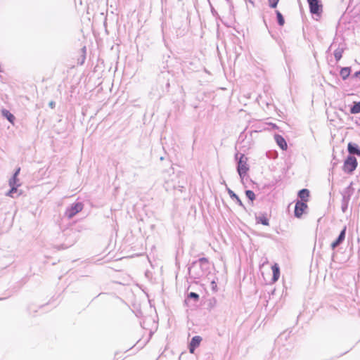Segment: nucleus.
I'll use <instances>...</instances> for the list:
<instances>
[{
	"label": "nucleus",
	"mask_w": 360,
	"mask_h": 360,
	"mask_svg": "<svg viewBox=\"0 0 360 360\" xmlns=\"http://www.w3.org/2000/svg\"><path fill=\"white\" fill-rule=\"evenodd\" d=\"M210 269L209 261L205 257L200 258L193 262L188 267V274L194 279H198L206 275Z\"/></svg>",
	"instance_id": "1"
},
{
	"label": "nucleus",
	"mask_w": 360,
	"mask_h": 360,
	"mask_svg": "<svg viewBox=\"0 0 360 360\" xmlns=\"http://www.w3.org/2000/svg\"><path fill=\"white\" fill-rule=\"evenodd\" d=\"M247 161L248 158L243 154H240V158H238L237 165V172L241 180H243L245 176L247 174L249 170V167L247 164Z\"/></svg>",
	"instance_id": "2"
},
{
	"label": "nucleus",
	"mask_w": 360,
	"mask_h": 360,
	"mask_svg": "<svg viewBox=\"0 0 360 360\" xmlns=\"http://www.w3.org/2000/svg\"><path fill=\"white\" fill-rule=\"evenodd\" d=\"M84 205L82 202H77L71 204L69 207L66 208V210L64 213V216L67 217L68 219L74 217L77 213L81 212L83 210Z\"/></svg>",
	"instance_id": "3"
},
{
	"label": "nucleus",
	"mask_w": 360,
	"mask_h": 360,
	"mask_svg": "<svg viewBox=\"0 0 360 360\" xmlns=\"http://www.w3.org/2000/svg\"><path fill=\"white\" fill-rule=\"evenodd\" d=\"M358 165L356 158L352 155H349L344 162L342 169L345 172L351 174Z\"/></svg>",
	"instance_id": "4"
},
{
	"label": "nucleus",
	"mask_w": 360,
	"mask_h": 360,
	"mask_svg": "<svg viewBox=\"0 0 360 360\" xmlns=\"http://www.w3.org/2000/svg\"><path fill=\"white\" fill-rule=\"evenodd\" d=\"M352 184L351 183L350 185L345 188V190L342 194L341 209L343 212H345L348 208V204L350 200V197L352 195L351 191L353 190V188H352Z\"/></svg>",
	"instance_id": "5"
},
{
	"label": "nucleus",
	"mask_w": 360,
	"mask_h": 360,
	"mask_svg": "<svg viewBox=\"0 0 360 360\" xmlns=\"http://www.w3.org/2000/svg\"><path fill=\"white\" fill-rule=\"evenodd\" d=\"M310 13L313 15H320L322 13V4L319 0H307Z\"/></svg>",
	"instance_id": "6"
},
{
	"label": "nucleus",
	"mask_w": 360,
	"mask_h": 360,
	"mask_svg": "<svg viewBox=\"0 0 360 360\" xmlns=\"http://www.w3.org/2000/svg\"><path fill=\"white\" fill-rule=\"evenodd\" d=\"M307 208V205L305 202L298 200L295 206V216L297 218H300Z\"/></svg>",
	"instance_id": "7"
},
{
	"label": "nucleus",
	"mask_w": 360,
	"mask_h": 360,
	"mask_svg": "<svg viewBox=\"0 0 360 360\" xmlns=\"http://www.w3.org/2000/svg\"><path fill=\"white\" fill-rule=\"evenodd\" d=\"M346 235V227H345L340 233L338 238L333 241L330 246L333 250L335 249L338 246H339L345 240Z\"/></svg>",
	"instance_id": "8"
},
{
	"label": "nucleus",
	"mask_w": 360,
	"mask_h": 360,
	"mask_svg": "<svg viewBox=\"0 0 360 360\" xmlns=\"http://www.w3.org/2000/svg\"><path fill=\"white\" fill-rule=\"evenodd\" d=\"M201 341L202 338L200 336L196 335L192 338L189 344V352L191 354L194 353L195 349L200 345Z\"/></svg>",
	"instance_id": "9"
},
{
	"label": "nucleus",
	"mask_w": 360,
	"mask_h": 360,
	"mask_svg": "<svg viewBox=\"0 0 360 360\" xmlns=\"http://www.w3.org/2000/svg\"><path fill=\"white\" fill-rule=\"evenodd\" d=\"M347 150L350 155H356L360 156V148L356 143H349L347 146Z\"/></svg>",
	"instance_id": "10"
},
{
	"label": "nucleus",
	"mask_w": 360,
	"mask_h": 360,
	"mask_svg": "<svg viewBox=\"0 0 360 360\" xmlns=\"http://www.w3.org/2000/svg\"><path fill=\"white\" fill-rule=\"evenodd\" d=\"M274 139H275L276 143L279 146V147L282 150L287 149V148H288L287 143H286L285 139L282 136H281L279 134H276L274 136Z\"/></svg>",
	"instance_id": "11"
},
{
	"label": "nucleus",
	"mask_w": 360,
	"mask_h": 360,
	"mask_svg": "<svg viewBox=\"0 0 360 360\" xmlns=\"http://www.w3.org/2000/svg\"><path fill=\"white\" fill-rule=\"evenodd\" d=\"M256 222L262 224L265 226H269V218L267 217L266 214H259V215H256L255 217Z\"/></svg>",
	"instance_id": "12"
},
{
	"label": "nucleus",
	"mask_w": 360,
	"mask_h": 360,
	"mask_svg": "<svg viewBox=\"0 0 360 360\" xmlns=\"http://www.w3.org/2000/svg\"><path fill=\"white\" fill-rule=\"evenodd\" d=\"M273 271L272 281L276 282L278 280L280 276V269L277 264H274L271 267Z\"/></svg>",
	"instance_id": "13"
},
{
	"label": "nucleus",
	"mask_w": 360,
	"mask_h": 360,
	"mask_svg": "<svg viewBox=\"0 0 360 360\" xmlns=\"http://www.w3.org/2000/svg\"><path fill=\"white\" fill-rule=\"evenodd\" d=\"M227 192L230 196L231 198H232L233 200H236V202L242 207H245L243 203L242 202V201L240 200V199L239 198V197L232 191L229 188H227Z\"/></svg>",
	"instance_id": "14"
},
{
	"label": "nucleus",
	"mask_w": 360,
	"mask_h": 360,
	"mask_svg": "<svg viewBox=\"0 0 360 360\" xmlns=\"http://www.w3.org/2000/svg\"><path fill=\"white\" fill-rule=\"evenodd\" d=\"M344 46H339L335 51H334V56L337 61L340 60L342 56V53L344 51Z\"/></svg>",
	"instance_id": "15"
},
{
	"label": "nucleus",
	"mask_w": 360,
	"mask_h": 360,
	"mask_svg": "<svg viewBox=\"0 0 360 360\" xmlns=\"http://www.w3.org/2000/svg\"><path fill=\"white\" fill-rule=\"evenodd\" d=\"M309 195V190L303 188L298 192V196L301 199V201H307V198Z\"/></svg>",
	"instance_id": "16"
},
{
	"label": "nucleus",
	"mask_w": 360,
	"mask_h": 360,
	"mask_svg": "<svg viewBox=\"0 0 360 360\" xmlns=\"http://www.w3.org/2000/svg\"><path fill=\"white\" fill-rule=\"evenodd\" d=\"M349 111L351 114L360 113V101L354 102L353 105L351 106Z\"/></svg>",
	"instance_id": "17"
},
{
	"label": "nucleus",
	"mask_w": 360,
	"mask_h": 360,
	"mask_svg": "<svg viewBox=\"0 0 360 360\" xmlns=\"http://www.w3.org/2000/svg\"><path fill=\"white\" fill-rule=\"evenodd\" d=\"M351 68L349 67L343 68L341 69L340 75L342 79H346L350 75Z\"/></svg>",
	"instance_id": "18"
},
{
	"label": "nucleus",
	"mask_w": 360,
	"mask_h": 360,
	"mask_svg": "<svg viewBox=\"0 0 360 360\" xmlns=\"http://www.w3.org/2000/svg\"><path fill=\"white\" fill-rule=\"evenodd\" d=\"M2 115H4V117H5L10 122L13 123L14 120H15V117L13 114H11L8 110H2Z\"/></svg>",
	"instance_id": "19"
},
{
	"label": "nucleus",
	"mask_w": 360,
	"mask_h": 360,
	"mask_svg": "<svg viewBox=\"0 0 360 360\" xmlns=\"http://www.w3.org/2000/svg\"><path fill=\"white\" fill-rule=\"evenodd\" d=\"M18 186H10L11 189L8 191V193H6V195L11 197V198H15V194L17 193V192H18Z\"/></svg>",
	"instance_id": "20"
},
{
	"label": "nucleus",
	"mask_w": 360,
	"mask_h": 360,
	"mask_svg": "<svg viewBox=\"0 0 360 360\" xmlns=\"http://www.w3.org/2000/svg\"><path fill=\"white\" fill-rule=\"evenodd\" d=\"M276 13L278 24L281 26L283 25L285 23V20H284L283 15L278 11H276Z\"/></svg>",
	"instance_id": "21"
},
{
	"label": "nucleus",
	"mask_w": 360,
	"mask_h": 360,
	"mask_svg": "<svg viewBox=\"0 0 360 360\" xmlns=\"http://www.w3.org/2000/svg\"><path fill=\"white\" fill-rule=\"evenodd\" d=\"M245 195L252 202L255 199V194L254 193V192L252 191H250V190L245 191Z\"/></svg>",
	"instance_id": "22"
},
{
	"label": "nucleus",
	"mask_w": 360,
	"mask_h": 360,
	"mask_svg": "<svg viewBox=\"0 0 360 360\" xmlns=\"http://www.w3.org/2000/svg\"><path fill=\"white\" fill-rule=\"evenodd\" d=\"M18 176H13L9 180V186H19Z\"/></svg>",
	"instance_id": "23"
},
{
	"label": "nucleus",
	"mask_w": 360,
	"mask_h": 360,
	"mask_svg": "<svg viewBox=\"0 0 360 360\" xmlns=\"http://www.w3.org/2000/svg\"><path fill=\"white\" fill-rule=\"evenodd\" d=\"M188 299H193L195 302L199 300V295L196 292H191L187 297Z\"/></svg>",
	"instance_id": "24"
},
{
	"label": "nucleus",
	"mask_w": 360,
	"mask_h": 360,
	"mask_svg": "<svg viewBox=\"0 0 360 360\" xmlns=\"http://www.w3.org/2000/svg\"><path fill=\"white\" fill-rule=\"evenodd\" d=\"M278 1L279 0H268L269 6L273 8L277 6Z\"/></svg>",
	"instance_id": "25"
},
{
	"label": "nucleus",
	"mask_w": 360,
	"mask_h": 360,
	"mask_svg": "<svg viewBox=\"0 0 360 360\" xmlns=\"http://www.w3.org/2000/svg\"><path fill=\"white\" fill-rule=\"evenodd\" d=\"M216 302H217V300L215 298H212L209 300V304H208V306L210 307V308H212L215 306L216 304Z\"/></svg>",
	"instance_id": "26"
},
{
	"label": "nucleus",
	"mask_w": 360,
	"mask_h": 360,
	"mask_svg": "<svg viewBox=\"0 0 360 360\" xmlns=\"http://www.w3.org/2000/svg\"><path fill=\"white\" fill-rule=\"evenodd\" d=\"M49 105L51 108H54L55 105H56V103L54 101H51L49 102Z\"/></svg>",
	"instance_id": "27"
},
{
	"label": "nucleus",
	"mask_w": 360,
	"mask_h": 360,
	"mask_svg": "<svg viewBox=\"0 0 360 360\" xmlns=\"http://www.w3.org/2000/svg\"><path fill=\"white\" fill-rule=\"evenodd\" d=\"M20 168H18L16 169V171L15 172V173L13 174V176H18V175L20 173Z\"/></svg>",
	"instance_id": "28"
},
{
	"label": "nucleus",
	"mask_w": 360,
	"mask_h": 360,
	"mask_svg": "<svg viewBox=\"0 0 360 360\" xmlns=\"http://www.w3.org/2000/svg\"><path fill=\"white\" fill-rule=\"evenodd\" d=\"M354 77H360V70L359 71H357L354 73Z\"/></svg>",
	"instance_id": "29"
},
{
	"label": "nucleus",
	"mask_w": 360,
	"mask_h": 360,
	"mask_svg": "<svg viewBox=\"0 0 360 360\" xmlns=\"http://www.w3.org/2000/svg\"><path fill=\"white\" fill-rule=\"evenodd\" d=\"M75 243V240H73L70 244L65 245L63 248H68V247L71 246Z\"/></svg>",
	"instance_id": "30"
},
{
	"label": "nucleus",
	"mask_w": 360,
	"mask_h": 360,
	"mask_svg": "<svg viewBox=\"0 0 360 360\" xmlns=\"http://www.w3.org/2000/svg\"><path fill=\"white\" fill-rule=\"evenodd\" d=\"M238 153L236 155V158L238 159Z\"/></svg>",
	"instance_id": "31"
},
{
	"label": "nucleus",
	"mask_w": 360,
	"mask_h": 360,
	"mask_svg": "<svg viewBox=\"0 0 360 360\" xmlns=\"http://www.w3.org/2000/svg\"><path fill=\"white\" fill-rule=\"evenodd\" d=\"M250 3H253V0H248Z\"/></svg>",
	"instance_id": "32"
},
{
	"label": "nucleus",
	"mask_w": 360,
	"mask_h": 360,
	"mask_svg": "<svg viewBox=\"0 0 360 360\" xmlns=\"http://www.w3.org/2000/svg\"><path fill=\"white\" fill-rule=\"evenodd\" d=\"M214 0H209L210 4H211V1H213Z\"/></svg>",
	"instance_id": "33"
},
{
	"label": "nucleus",
	"mask_w": 360,
	"mask_h": 360,
	"mask_svg": "<svg viewBox=\"0 0 360 360\" xmlns=\"http://www.w3.org/2000/svg\"><path fill=\"white\" fill-rule=\"evenodd\" d=\"M3 300V298H0V300Z\"/></svg>",
	"instance_id": "34"
}]
</instances>
